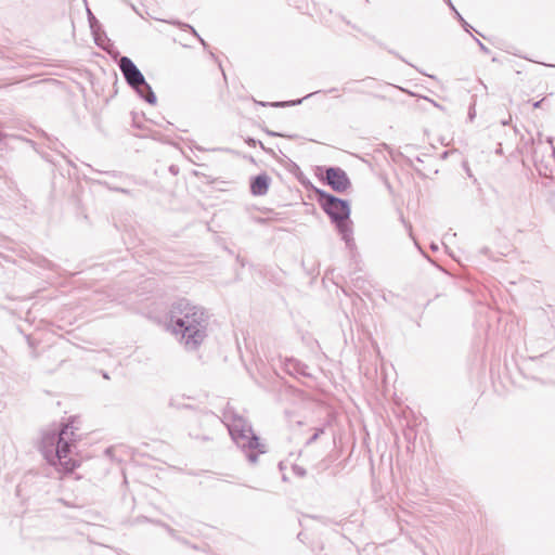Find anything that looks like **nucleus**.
Returning a JSON list of instances; mask_svg holds the SVG:
<instances>
[{
	"label": "nucleus",
	"mask_w": 555,
	"mask_h": 555,
	"mask_svg": "<svg viewBox=\"0 0 555 555\" xmlns=\"http://www.w3.org/2000/svg\"><path fill=\"white\" fill-rule=\"evenodd\" d=\"M230 433H231L233 439L241 447L246 444L247 441H249L250 438L255 435L253 429L250 428V426H248L247 424H245L244 422H241V421L234 423L231 426Z\"/></svg>",
	"instance_id": "423d86ee"
},
{
	"label": "nucleus",
	"mask_w": 555,
	"mask_h": 555,
	"mask_svg": "<svg viewBox=\"0 0 555 555\" xmlns=\"http://www.w3.org/2000/svg\"><path fill=\"white\" fill-rule=\"evenodd\" d=\"M251 192L254 195H263L269 189V178L266 175L257 176L251 185Z\"/></svg>",
	"instance_id": "6e6552de"
},
{
	"label": "nucleus",
	"mask_w": 555,
	"mask_h": 555,
	"mask_svg": "<svg viewBox=\"0 0 555 555\" xmlns=\"http://www.w3.org/2000/svg\"><path fill=\"white\" fill-rule=\"evenodd\" d=\"M54 441V437L47 436L42 440L43 448L47 450L48 448L52 447Z\"/></svg>",
	"instance_id": "9d476101"
},
{
	"label": "nucleus",
	"mask_w": 555,
	"mask_h": 555,
	"mask_svg": "<svg viewBox=\"0 0 555 555\" xmlns=\"http://www.w3.org/2000/svg\"><path fill=\"white\" fill-rule=\"evenodd\" d=\"M119 67L129 85L134 88L145 85L143 75L129 57L122 56L119 61Z\"/></svg>",
	"instance_id": "20e7f679"
},
{
	"label": "nucleus",
	"mask_w": 555,
	"mask_h": 555,
	"mask_svg": "<svg viewBox=\"0 0 555 555\" xmlns=\"http://www.w3.org/2000/svg\"><path fill=\"white\" fill-rule=\"evenodd\" d=\"M77 430L78 427L74 425V422H69L59 435L55 450L56 462H52V464L59 466V469L64 473H73L79 466V461L72 452V447L78 440Z\"/></svg>",
	"instance_id": "f03ea898"
},
{
	"label": "nucleus",
	"mask_w": 555,
	"mask_h": 555,
	"mask_svg": "<svg viewBox=\"0 0 555 555\" xmlns=\"http://www.w3.org/2000/svg\"><path fill=\"white\" fill-rule=\"evenodd\" d=\"M204 313L185 300L179 301L171 310V321L178 326L175 333L181 332L186 346L195 348L204 339Z\"/></svg>",
	"instance_id": "f257e3e1"
},
{
	"label": "nucleus",
	"mask_w": 555,
	"mask_h": 555,
	"mask_svg": "<svg viewBox=\"0 0 555 555\" xmlns=\"http://www.w3.org/2000/svg\"><path fill=\"white\" fill-rule=\"evenodd\" d=\"M242 448L247 449L249 451L248 459L250 462H256L257 454H262L266 452L264 444L256 435H254L250 438V440L247 441V443L244 444Z\"/></svg>",
	"instance_id": "0eeeda50"
},
{
	"label": "nucleus",
	"mask_w": 555,
	"mask_h": 555,
	"mask_svg": "<svg viewBox=\"0 0 555 555\" xmlns=\"http://www.w3.org/2000/svg\"><path fill=\"white\" fill-rule=\"evenodd\" d=\"M315 194L323 210L339 227L343 225L350 215L348 203L318 189L315 190Z\"/></svg>",
	"instance_id": "7ed1b4c3"
},
{
	"label": "nucleus",
	"mask_w": 555,
	"mask_h": 555,
	"mask_svg": "<svg viewBox=\"0 0 555 555\" xmlns=\"http://www.w3.org/2000/svg\"><path fill=\"white\" fill-rule=\"evenodd\" d=\"M210 73L212 76H215L219 81L222 79L224 80V75L221 73L220 68L212 64Z\"/></svg>",
	"instance_id": "1a4fd4ad"
},
{
	"label": "nucleus",
	"mask_w": 555,
	"mask_h": 555,
	"mask_svg": "<svg viewBox=\"0 0 555 555\" xmlns=\"http://www.w3.org/2000/svg\"><path fill=\"white\" fill-rule=\"evenodd\" d=\"M326 181L334 191L339 193L347 191L350 186L346 172L340 168H328L326 170Z\"/></svg>",
	"instance_id": "39448f33"
}]
</instances>
